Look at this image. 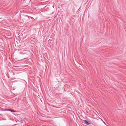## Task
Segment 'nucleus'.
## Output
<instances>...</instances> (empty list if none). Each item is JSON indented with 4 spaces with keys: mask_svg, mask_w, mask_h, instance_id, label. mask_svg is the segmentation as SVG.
Listing matches in <instances>:
<instances>
[{
    "mask_svg": "<svg viewBox=\"0 0 126 126\" xmlns=\"http://www.w3.org/2000/svg\"><path fill=\"white\" fill-rule=\"evenodd\" d=\"M83 121L87 125H89L90 124V123H89L86 120H83Z\"/></svg>",
    "mask_w": 126,
    "mask_h": 126,
    "instance_id": "obj_1",
    "label": "nucleus"
},
{
    "mask_svg": "<svg viewBox=\"0 0 126 126\" xmlns=\"http://www.w3.org/2000/svg\"><path fill=\"white\" fill-rule=\"evenodd\" d=\"M7 110H8L9 111H10L11 112H16V111L13 110H10V109H7Z\"/></svg>",
    "mask_w": 126,
    "mask_h": 126,
    "instance_id": "obj_2",
    "label": "nucleus"
},
{
    "mask_svg": "<svg viewBox=\"0 0 126 126\" xmlns=\"http://www.w3.org/2000/svg\"><path fill=\"white\" fill-rule=\"evenodd\" d=\"M3 120H6V119H3Z\"/></svg>",
    "mask_w": 126,
    "mask_h": 126,
    "instance_id": "obj_3",
    "label": "nucleus"
},
{
    "mask_svg": "<svg viewBox=\"0 0 126 126\" xmlns=\"http://www.w3.org/2000/svg\"><path fill=\"white\" fill-rule=\"evenodd\" d=\"M0 115H1L0 114Z\"/></svg>",
    "mask_w": 126,
    "mask_h": 126,
    "instance_id": "obj_4",
    "label": "nucleus"
}]
</instances>
